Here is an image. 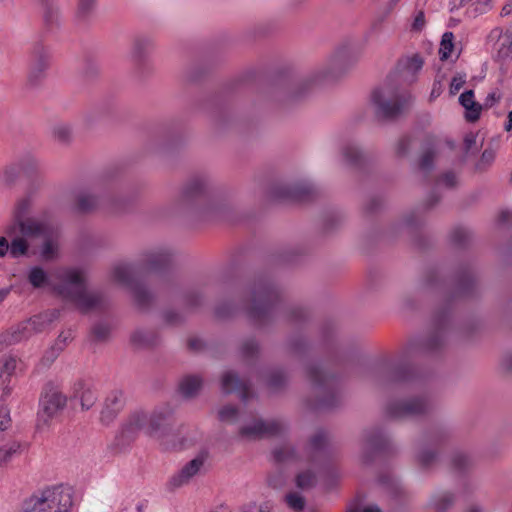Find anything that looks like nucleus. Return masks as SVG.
<instances>
[{"instance_id": "f257e3e1", "label": "nucleus", "mask_w": 512, "mask_h": 512, "mask_svg": "<svg viewBox=\"0 0 512 512\" xmlns=\"http://www.w3.org/2000/svg\"><path fill=\"white\" fill-rule=\"evenodd\" d=\"M60 283L55 291L65 301L72 303L81 313L101 310L105 306V299L99 292L88 291L84 274L74 268H63L57 272Z\"/></svg>"}, {"instance_id": "f03ea898", "label": "nucleus", "mask_w": 512, "mask_h": 512, "mask_svg": "<svg viewBox=\"0 0 512 512\" xmlns=\"http://www.w3.org/2000/svg\"><path fill=\"white\" fill-rule=\"evenodd\" d=\"M170 413L171 409L168 407L157 408L150 414L142 410L131 413L115 436L116 445H131L141 432L150 437H161L165 429V419Z\"/></svg>"}, {"instance_id": "7ed1b4c3", "label": "nucleus", "mask_w": 512, "mask_h": 512, "mask_svg": "<svg viewBox=\"0 0 512 512\" xmlns=\"http://www.w3.org/2000/svg\"><path fill=\"white\" fill-rule=\"evenodd\" d=\"M77 501L71 487H46L26 499L18 512H77Z\"/></svg>"}, {"instance_id": "20e7f679", "label": "nucleus", "mask_w": 512, "mask_h": 512, "mask_svg": "<svg viewBox=\"0 0 512 512\" xmlns=\"http://www.w3.org/2000/svg\"><path fill=\"white\" fill-rule=\"evenodd\" d=\"M327 450H274L276 462L287 467L318 469L324 466ZM315 478L310 469L300 472L296 477V485L305 489L312 486Z\"/></svg>"}, {"instance_id": "39448f33", "label": "nucleus", "mask_w": 512, "mask_h": 512, "mask_svg": "<svg viewBox=\"0 0 512 512\" xmlns=\"http://www.w3.org/2000/svg\"><path fill=\"white\" fill-rule=\"evenodd\" d=\"M411 94L386 83L371 94V103L375 114L381 119H393L399 116L409 105Z\"/></svg>"}, {"instance_id": "423d86ee", "label": "nucleus", "mask_w": 512, "mask_h": 512, "mask_svg": "<svg viewBox=\"0 0 512 512\" xmlns=\"http://www.w3.org/2000/svg\"><path fill=\"white\" fill-rule=\"evenodd\" d=\"M279 301L277 288L267 280H259L254 284L246 310L253 321L261 324L271 318Z\"/></svg>"}, {"instance_id": "0eeeda50", "label": "nucleus", "mask_w": 512, "mask_h": 512, "mask_svg": "<svg viewBox=\"0 0 512 512\" xmlns=\"http://www.w3.org/2000/svg\"><path fill=\"white\" fill-rule=\"evenodd\" d=\"M307 376L315 391L320 395L316 406L332 408L338 402L337 379L328 373L322 365H311L307 368Z\"/></svg>"}, {"instance_id": "6e6552de", "label": "nucleus", "mask_w": 512, "mask_h": 512, "mask_svg": "<svg viewBox=\"0 0 512 512\" xmlns=\"http://www.w3.org/2000/svg\"><path fill=\"white\" fill-rule=\"evenodd\" d=\"M208 452L202 450L193 459L185 463L178 471L172 474L166 482V490L175 492L189 485L192 480L206 470Z\"/></svg>"}, {"instance_id": "1a4fd4ad", "label": "nucleus", "mask_w": 512, "mask_h": 512, "mask_svg": "<svg viewBox=\"0 0 512 512\" xmlns=\"http://www.w3.org/2000/svg\"><path fill=\"white\" fill-rule=\"evenodd\" d=\"M29 205L30 202L27 198H24L18 202L15 210L16 223L8 227L6 233L11 236L15 231L16 225H18L20 233L26 237L46 238L52 235L51 227L47 223L36 220L34 218H27L26 220H22V217L27 212Z\"/></svg>"}, {"instance_id": "9d476101", "label": "nucleus", "mask_w": 512, "mask_h": 512, "mask_svg": "<svg viewBox=\"0 0 512 512\" xmlns=\"http://www.w3.org/2000/svg\"><path fill=\"white\" fill-rule=\"evenodd\" d=\"M139 269L130 264H119L113 269V279L117 283L131 289L137 305L141 308L147 307L151 302V295L141 285L136 283Z\"/></svg>"}, {"instance_id": "9b49d317", "label": "nucleus", "mask_w": 512, "mask_h": 512, "mask_svg": "<svg viewBox=\"0 0 512 512\" xmlns=\"http://www.w3.org/2000/svg\"><path fill=\"white\" fill-rule=\"evenodd\" d=\"M67 404V397L52 385H47L40 398L38 419L45 424L60 415Z\"/></svg>"}, {"instance_id": "f8f14e48", "label": "nucleus", "mask_w": 512, "mask_h": 512, "mask_svg": "<svg viewBox=\"0 0 512 512\" xmlns=\"http://www.w3.org/2000/svg\"><path fill=\"white\" fill-rule=\"evenodd\" d=\"M431 403L427 397H413L402 401H391L386 406V414L391 418L413 417L427 414Z\"/></svg>"}, {"instance_id": "ddd939ff", "label": "nucleus", "mask_w": 512, "mask_h": 512, "mask_svg": "<svg viewBox=\"0 0 512 512\" xmlns=\"http://www.w3.org/2000/svg\"><path fill=\"white\" fill-rule=\"evenodd\" d=\"M182 198L186 203L201 206L204 212L213 211L216 207L215 202L206 191L204 181L200 178L193 179L187 183L183 190Z\"/></svg>"}, {"instance_id": "4468645a", "label": "nucleus", "mask_w": 512, "mask_h": 512, "mask_svg": "<svg viewBox=\"0 0 512 512\" xmlns=\"http://www.w3.org/2000/svg\"><path fill=\"white\" fill-rule=\"evenodd\" d=\"M424 60L418 53L403 56L397 62L395 68L396 81L410 85L416 81L418 73L422 70Z\"/></svg>"}, {"instance_id": "2eb2a0df", "label": "nucleus", "mask_w": 512, "mask_h": 512, "mask_svg": "<svg viewBox=\"0 0 512 512\" xmlns=\"http://www.w3.org/2000/svg\"><path fill=\"white\" fill-rule=\"evenodd\" d=\"M283 431V425L278 420L264 421L254 420L251 424L241 428L240 434L248 439H260L279 435Z\"/></svg>"}, {"instance_id": "dca6fc26", "label": "nucleus", "mask_w": 512, "mask_h": 512, "mask_svg": "<svg viewBox=\"0 0 512 512\" xmlns=\"http://www.w3.org/2000/svg\"><path fill=\"white\" fill-rule=\"evenodd\" d=\"M125 405L124 394L121 390L111 391L105 398L100 412V421L104 425L111 424Z\"/></svg>"}, {"instance_id": "f3484780", "label": "nucleus", "mask_w": 512, "mask_h": 512, "mask_svg": "<svg viewBox=\"0 0 512 512\" xmlns=\"http://www.w3.org/2000/svg\"><path fill=\"white\" fill-rule=\"evenodd\" d=\"M491 38H497L495 43L496 58L500 61H506L512 58V25L503 31L501 28H495L490 33Z\"/></svg>"}, {"instance_id": "a211bd4d", "label": "nucleus", "mask_w": 512, "mask_h": 512, "mask_svg": "<svg viewBox=\"0 0 512 512\" xmlns=\"http://www.w3.org/2000/svg\"><path fill=\"white\" fill-rule=\"evenodd\" d=\"M221 389L226 394L238 393L243 401H247L252 396L250 385L231 371L222 376Z\"/></svg>"}, {"instance_id": "6ab92c4d", "label": "nucleus", "mask_w": 512, "mask_h": 512, "mask_svg": "<svg viewBox=\"0 0 512 512\" xmlns=\"http://www.w3.org/2000/svg\"><path fill=\"white\" fill-rule=\"evenodd\" d=\"M313 193L314 189L312 185L307 183H300L293 186H285L279 188L276 192V197L302 202L310 200Z\"/></svg>"}, {"instance_id": "aec40b11", "label": "nucleus", "mask_w": 512, "mask_h": 512, "mask_svg": "<svg viewBox=\"0 0 512 512\" xmlns=\"http://www.w3.org/2000/svg\"><path fill=\"white\" fill-rule=\"evenodd\" d=\"M171 260L172 255L167 249H159L147 255L146 263L141 267V270L147 272L161 271L169 266Z\"/></svg>"}, {"instance_id": "412c9836", "label": "nucleus", "mask_w": 512, "mask_h": 512, "mask_svg": "<svg viewBox=\"0 0 512 512\" xmlns=\"http://www.w3.org/2000/svg\"><path fill=\"white\" fill-rule=\"evenodd\" d=\"M456 501V494L452 491L442 490L431 495L428 500V507L436 512L448 511Z\"/></svg>"}, {"instance_id": "4be33fe9", "label": "nucleus", "mask_w": 512, "mask_h": 512, "mask_svg": "<svg viewBox=\"0 0 512 512\" xmlns=\"http://www.w3.org/2000/svg\"><path fill=\"white\" fill-rule=\"evenodd\" d=\"M73 397L80 401L83 410H89L97 400L96 391L82 381L74 385Z\"/></svg>"}, {"instance_id": "5701e85b", "label": "nucleus", "mask_w": 512, "mask_h": 512, "mask_svg": "<svg viewBox=\"0 0 512 512\" xmlns=\"http://www.w3.org/2000/svg\"><path fill=\"white\" fill-rule=\"evenodd\" d=\"M59 316L60 310L50 309L30 317L28 320L34 334H37L44 331L51 323L57 320Z\"/></svg>"}, {"instance_id": "b1692460", "label": "nucleus", "mask_w": 512, "mask_h": 512, "mask_svg": "<svg viewBox=\"0 0 512 512\" xmlns=\"http://www.w3.org/2000/svg\"><path fill=\"white\" fill-rule=\"evenodd\" d=\"M460 104L466 109L465 118L469 122H475L479 119L482 106L474 101V92L465 91L459 97Z\"/></svg>"}, {"instance_id": "393cba45", "label": "nucleus", "mask_w": 512, "mask_h": 512, "mask_svg": "<svg viewBox=\"0 0 512 512\" xmlns=\"http://www.w3.org/2000/svg\"><path fill=\"white\" fill-rule=\"evenodd\" d=\"M34 335L31 324L29 320H24L18 323L16 326L11 327V329L5 335V341L8 344H15L26 340Z\"/></svg>"}, {"instance_id": "a878e982", "label": "nucleus", "mask_w": 512, "mask_h": 512, "mask_svg": "<svg viewBox=\"0 0 512 512\" xmlns=\"http://www.w3.org/2000/svg\"><path fill=\"white\" fill-rule=\"evenodd\" d=\"M390 381L404 388H412L417 383V375L411 367H400L392 372Z\"/></svg>"}, {"instance_id": "bb28decb", "label": "nucleus", "mask_w": 512, "mask_h": 512, "mask_svg": "<svg viewBox=\"0 0 512 512\" xmlns=\"http://www.w3.org/2000/svg\"><path fill=\"white\" fill-rule=\"evenodd\" d=\"M49 56L43 47H36L33 52V62L30 68V78L37 79L48 67Z\"/></svg>"}, {"instance_id": "cd10ccee", "label": "nucleus", "mask_w": 512, "mask_h": 512, "mask_svg": "<svg viewBox=\"0 0 512 512\" xmlns=\"http://www.w3.org/2000/svg\"><path fill=\"white\" fill-rule=\"evenodd\" d=\"M202 387V379L196 375H187L179 383V391L185 398L194 397Z\"/></svg>"}, {"instance_id": "c85d7f7f", "label": "nucleus", "mask_w": 512, "mask_h": 512, "mask_svg": "<svg viewBox=\"0 0 512 512\" xmlns=\"http://www.w3.org/2000/svg\"><path fill=\"white\" fill-rule=\"evenodd\" d=\"M447 315H443L437 320V331L432 334L423 344V349L427 352H432L441 347L443 343V331L442 328L447 322Z\"/></svg>"}, {"instance_id": "c756f323", "label": "nucleus", "mask_w": 512, "mask_h": 512, "mask_svg": "<svg viewBox=\"0 0 512 512\" xmlns=\"http://www.w3.org/2000/svg\"><path fill=\"white\" fill-rule=\"evenodd\" d=\"M365 438L368 441V448H389L391 445L389 437L379 429H373L369 432H366Z\"/></svg>"}, {"instance_id": "7c9ffc66", "label": "nucleus", "mask_w": 512, "mask_h": 512, "mask_svg": "<svg viewBox=\"0 0 512 512\" xmlns=\"http://www.w3.org/2000/svg\"><path fill=\"white\" fill-rule=\"evenodd\" d=\"M17 368V359L13 356L6 357L1 366L0 385H8L11 377L15 374Z\"/></svg>"}, {"instance_id": "2f4dec72", "label": "nucleus", "mask_w": 512, "mask_h": 512, "mask_svg": "<svg viewBox=\"0 0 512 512\" xmlns=\"http://www.w3.org/2000/svg\"><path fill=\"white\" fill-rule=\"evenodd\" d=\"M454 51V34L452 32H445L442 36L439 48L440 60H448Z\"/></svg>"}, {"instance_id": "473e14b6", "label": "nucleus", "mask_w": 512, "mask_h": 512, "mask_svg": "<svg viewBox=\"0 0 512 512\" xmlns=\"http://www.w3.org/2000/svg\"><path fill=\"white\" fill-rule=\"evenodd\" d=\"M29 245L23 237L14 238L9 244V253L11 257L18 258L27 254Z\"/></svg>"}, {"instance_id": "72a5a7b5", "label": "nucleus", "mask_w": 512, "mask_h": 512, "mask_svg": "<svg viewBox=\"0 0 512 512\" xmlns=\"http://www.w3.org/2000/svg\"><path fill=\"white\" fill-rule=\"evenodd\" d=\"M28 280L34 288H40L47 282L48 278L45 271L36 266L29 271Z\"/></svg>"}, {"instance_id": "f704fd0d", "label": "nucleus", "mask_w": 512, "mask_h": 512, "mask_svg": "<svg viewBox=\"0 0 512 512\" xmlns=\"http://www.w3.org/2000/svg\"><path fill=\"white\" fill-rule=\"evenodd\" d=\"M44 239H45V241L42 246L41 256L44 260H52V259L56 258L58 255V245L51 238V235Z\"/></svg>"}, {"instance_id": "c9c22d12", "label": "nucleus", "mask_w": 512, "mask_h": 512, "mask_svg": "<svg viewBox=\"0 0 512 512\" xmlns=\"http://www.w3.org/2000/svg\"><path fill=\"white\" fill-rule=\"evenodd\" d=\"M72 339L73 333L71 330L62 331L51 348L54 356H57L61 351H63L66 345L72 341Z\"/></svg>"}, {"instance_id": "e433bc0d", "label": "nucleus", "mask_w": 512, "mask_h": 512, "mask_svg": "<svg viewBox=\"0 0 512 512\" xmlns=\"http://www.w3.org/2000/svg\"><path fill=\"white\" fill-rule=\"evenodd\" d=\"M98 205V200L88 194H82L78 197L77 200V209L80 212H89L96 208Z\"/></svg>"}, {"instance_id": "4c0bfd02", "label": "nucleus", "mask_w": 512, "mask_h": 512, "mask_svg": "<svg viewBox=\"0 0 512 512\" xmlns=\"http://www.w3.org/2000/svg\"><path fill=\"white\" fill-rule=\"evenodd\" d=\"M329 444V434L323 430H317L310 439V448H325Z\"/></svg>"}, {"instance_id": "58836bf2", "label": "nucleus", "mask_w": 512, "mask_h": 512, "mask_svg": "<svg viewBox=\"0 0 512 512\" xmlns=\"http://www.w3.org/2000/svg\"><path fill=\"white\" fill-rule=\"evenodd\" d=\"M438 450H419L416 455L419 463L424 467H429L438 459Z\"/></svg>"}, {"instance_id": "ea45409f", "label": "nucleus", "mask_w": 512, "mask_h": 512, "mask_svg": "<svg viewBox=\"0 0 512 512\" xmlns=\"http://www.w3.org/2000/svg\"><path fill=\"white\" fill-rule=\"evenodd\" d=\"M285 502L287 505L295 510V511H302L305 507V500L304 498L296 492H291L285 496Z\"/></svg>"}, {"instance_id": "a19ab883", "label": "nucleus", "mask_w": 512, "mask_h": 512, "mask_svg": "<svg viewBox=\"0 0 512 512\" xmlns=\"http://www.w3.org/2000/svg\"><path fill=\"white\" fill-rule=\"evenodd\" d=\"M346 58V50H339L335 56L331 59L329 69L322 75V78H327L329 75H334L336 68L342 67V64Z\"/></svg>"}, {"instance_id": "79ce46f5", "label": "nucleus", "mask_w": 512, "mask_h": 512, "mask_svg": "<svg viewBox=\"0 0 512 512\" xmlns=\"http://www.w3.org/2000/svg\"><path fill=\"white\" fill-rule=\"evenodd\" d=\"M344 157L349 164L358 165L361 162L362 153L357 147L349 145L344 149Z\"/></svg>"}, {"instance_id": "37998d69", "label": "nucleus", "mask_w": 512, "mask_h": 512, "mask_svg": "<svg viewBox=\"0 0 512 512\" xmlns=\"http://www.w3.org/2000/svg\"><path fill=\"white\" fill-rule=\"evenodd\" d=\"M469 239V233L465 228L457 227L451 232V241L457 246H463Z\"/></svg>"}, {"instance_id": "c03bdc74", "label": "nucleus", "mask_w": 512, "mask_h": 512, "mask_svg": "<svg viewBox=\"0 0 512 512\" xmlns=\"http://www.w3.org/2000/svg\"><path fill=\"white\" fill-rule=\"evenodd\" d=\"M451 457L453 466L459 470L466 468L470 463L464 450H454V454Z\"/></svg>"}, {"instance_id": "a18cd8bd", "label": "nucleus", "mask_w": 512, "mask_h": 512, "mask_svg": "<svg viewBox=\"0 0 512 512\" xmlns=\"http://www.w3.org/2000/svg\"><path fill=\"white\" fill-rule=\"evenodd\" d=\"M238 410L232 405L224 406L219 411V419L226 422H234L237 419Z\"/></svg>"}, {"instance_id": "49530a36", "label": "nucleus", "mask_w": 512, "mask_h": 512, "mask_svg": "<svg viewBox=\"0 0 512 512\" xmlns=\"http://www.w3.org/2000/svg\"><path fill=\"white\" fill-rule=\"evenodd\" d=\"M241 351L245 358H252L258 352V344L254 339L246 340L242 344Z\"/></svg>"}, {"instance_id": "de8ad7c7", "label": "nucleus", "mask_w": 512, "mask_h": 512, "mask_svg": "<svg viewBox=\"0 0 512 512\" xmlns=\"http://www.w3.org/2000/svg\"><path fill=\"white\" fill-rule=\"evenodd\" d=\"M435 157V151L433 149L426 150L420 159V168L424 171H429L433 167V160Z\"/></svg>"}, {"instance_id": "09e8293b", "label": "nucleus", "mask_w": 512, "mask_h": 512, "mask_svg": "<svg viewBox=\"0 0 512 512\" xmlns=\"http://www.w3.org/2000/svg\"><path fill=\"white\" fill-rule=\"evenodd\" d=\"M466 83V75L464 74H457L455 75L450 83L449 92L451 95L457 94L460 89L464 86Z\"/></svg>"}, {"instance_id": "8fccbe9b", "label": "nucleus", "mask_w": 512, "mask_h": 512, "mask_svg": "<svg viewBox=\"0 0 512 512\" xmlns=\"http://www.w3.org/2000/svg\"><path fill=\"white\" fill-rule=\"evenodd\" d=\"M92 333L97 340L102 341L109 336L110 328L106 324L99 323L93 327Z\"/></svg>"}, {"instance_id": "3c124183", "label": "nucleus", "mask_w": 512, "mask_h": 512, "mask_svg": "<svg viewBox=\"0 0 512 512\" xmlns=\"http://www.w3.org/2000/svg\"><path fill=\"white\" fill-rule=\"evenodd\" d=\"M54 136L60 141H67L71 136V128L66 124L57 125L54 128Z\"/></svg>"}, {"instance_id": "603ef678", "label": "nucleus", "mask_w": 512, "mask_h": 512, "mask_svg": "<svg viewBox=\"0 0 512 512\" xmlns=\"http://www.w3.org/2000/svg\"><path fill=\"white\" fill-rule=\"evenodd\" d=\"M285 383V376L281 371L272 372L268 379V385L271 388H279Z\"/></svg>"}, {"instance_id": "864d4df0", "label": "nucleus", "mask_w": 512, "mask_h": 512, "mask_svg": "<svg viewBox=\"0 0 512 512\" xmlns=\"http://www.w3.org/2000/svg\"><path fill=\"white\" fill-rule=\"evenodd\" d=\"M95 0H79L78 15L81 17L87 16L94 8Z\"/></svg>"}, {"instance_id": "5fc2aeb1", "label": "nucleus", "mask_w": 512, "mask_h": 512, "mask_svg": "<svg viewBox=\"0 0 512 512\" xmlns=\"http://www.w3.org/2000/svg\"><path fill=\"white\" fill-rule=\"evenodd\" d=\"M11 424L10 412L6 407H0V433Z\"/></svg>"}, {"instance_id": "6e6d98bb", "label": "nucleus", "mask_w": 512, "mask_h": 512, "mask_svg": "<svg viewBox=\"0 0 512 512\" xmlns=\"http://www.w3.org/2000/svg\"><path fill=\"white\" fill-rule=\"evenodd\" d=\"M425 23L426 21L424 12L418 11L413 19L411 29L413 31H421L425 27Z\"/></svg>"}, {"instance_id": "4d7b16f0", "label": "nucleus", "mask_w": 512, "mask_h": 512, "mask_svg": "<svg viewBox=\"0 0 512 512\" xmlns=\"http://www.w3.org/2000/svg\"><path fill=\"white\" fill-rule=\"evenodd\" d=\"M410 144H411V138L409 136L402 137L397 144V148H396L397 154L399 156L405 155L408 152V148H409Z\"/></svg>"}, {"instance_id": "13d9d810", "label": "nucleus", "mask_w": 512, "mask_h": 512, "mask_svg": "<svg viewBox=\"0 0 512 512\" xmlns=\"http://www.w3.org/2000/svg\"><path fill=\"white\" fill-rule=\"evenodd\" d=\"M267 509H268L267 505L263 506V505H258L255 502H250L248 504H245L241 508V511L242 512H264Z\"/></svg>"}, {"instance_id": "bf43d9fd", "label": "nucleus", "mask_w": 512, "mask_h": 512, "mask_svg": "<svg viewBox=\"0 0 512 512\" xmlns=\"http://www.w3.org/2000/svg\"><path fill=\"white\" fill-rule=\"evenodd\" d=\"M501 99V93L499 91H493L489 93L484 101V106L486 108L492 107L495 103L499 102Z\"/></svg>"}, {"instance_id": "052dcab7", "label": "nucleus", "mask_w": 512, "mask_h": 512, "mask_svg": "<svg viewBox=\"0 0 512 512\" xmlns=\"http://www.w3.org/2000/svg\"><path fill=\"white\" fill-rule=\"evenodd\" d=\"M441 182H443L447 187H454L456 185V175L453 172H447L442 175Z\"/></svg>"}, {"instance_id": "680f3d73", "label": "nucleus", "mask_w": 512, "mask_h": 512, "mask_svg": "<svg viewBox=\"0 0 512 512\" xmlns=\"http://www.w3.org/2000/svg\"><path fill=\"white\" fill-rule=\"evenodd\" d=\"M17 450H0V466L10 462Z\"/></svg>"}, {"instance_id": "e2e57ef3", "label": "nucleus", "mask_w": 512, "mask_h": 512, "mask_svg": "<svg viewBox=\"0 0 512 512\" xmlns=\"http://www.w3.org/2000/svg\"><path fill=\"white\" fill-rule=\"evenodd\" d=\"M495 158L493 150L485 149L481 155L480 164H490Z\"/></svg>"}, {"instance_id": "0e129e2a", "label": "nucleus", "mask_w": 512, "mask_h": 512, "mask_svg": "<svg viewBox=\"0 0 512 512\" xmlns=\"http://www.w3.org/2000/svg\"><path fill=\"white\" fill-rule=\"evenodd\" d=\"M203 346H204V343L199 338H191L188 341V347H189V349H191L193 351H199L203 348Z\"/></svg>"}, {"instance_id": "69168bd1", "label": "nucleus", "mask_w": 512, "mask_h": 512, "mask_svg": "<svg viewBox=\"0 0 512 512\" xmlns=\"http://www.w3.org/2000/svg\"><path fill=\"white\" fill-rule=\"evenodd\" d=\"M347 512H381V510L377 505L370 504L361 509H350Z\"/></svg>"}, {"instance_id": "338daca9", "label": "nucleus", "mask_w": 512, "mask_h": 512, "mask_svg": "<svg viewBox=\"0 0 512 512\" xmlns=\"http://www.w3.org/2000/svg\"><path fill=\"white\" fill-rule=\"evenodd\" d=\"M9 252V242L8 240L0 236V257H4Z\"/></svg>"}, {"instance_id": "774afa93", "label": "nucleus", "mask_w": 512, "mask_h": 512, "mask_svg": "<svg viewBox=\"0 0 512 512\" xmlns=\"http://www.w3.org/2000/svg\"><path fill=\"white\" fill-rule=\"evenodd\" d=\"M510 220H512V212L510 211H507V210H504V211H501L499 216H498V221L499 223L501 224H506L508 223Z\"/></svg>"}]
</instances>
